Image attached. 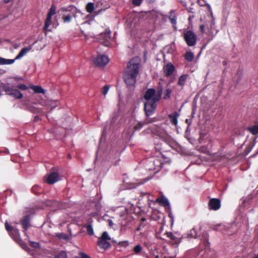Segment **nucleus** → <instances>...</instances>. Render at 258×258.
I'll use <instances>...</instances> for the list:
<instances>
[{
    "label": "nucleus",
    "instance_id": "f257e3e1",
    "mask_svg": "<svg viewBox=\"0 0 258 258\" xmlns=\"http://www.w3.org/2000/svg\"><path fill=\"white\" fill-rule=\"evenodd\" d=\"M141 61V58L136 56L127 63L123 73V79L127 85L133 86L136 83L137 77L140 70Z\"/></svg>",
    "mask_w": 258,
    "mask_h": 258
},
{
    "label": "nucleus",
    "instance_id": "f03ea898",
    "mask_svg": "<svg viewBox=\"0 0 258 258\" xmlns=\"http://www.w3.org/2000/svg\"><path fill=\"white\" fill-rule=\"evenodd\" d=\"M156 90L153 88L148 89L145 92L144 98L146 101L144 103V110L147 117H149L154 113L157 107V102L159 101L155 100Z\"/></svg>",
    "mask_w": 258,
    "mask_h": 258
},
{
    "label": "nucleus",
    "instance_id": "7ed1b4c3",
    "mask_svg": "<svg viewBox=\"0 0 258 258\" xmlns=\"http://www.w3.org/2000/svg\"><path fill=\"white\" fill-rule=\"evenodd\" d=\"M163 163L161 158L152 157L146 160V169L149 171H159L162 168Z\"/></svg>",
    "mask_w": 258,
    "mask_h": 258
},
{
    "label": "nucleus",
    "instance_id": "20e7f679",
    "mask_svg": "<svg viewBox=\"0 0 258 258\" xmlns=\"http://www.w3.org/2000/svg\"><path fill=\"white\" fill-rule=\"evenodd\" d=\"M202 242L204 245L205 248L202 249L198 253V255L200 258H208V250L206 248L209 247L210 243L209 242V236L207 232H204L202 235Z\"/></svg>",
    "mask_w": 258,
    "mask_h": 258
},
{
    "label": "nucleus",
    "instance_id": "39448f33",
    "mask_svg": "<svg viewBox=\"0 0 258 258\" xmlns=\"http://www.w3.org/2000/svg\"><path fill=\"white\" fill-rule=\"evenodd\" d=\"M184 39L188 46H193L197 43V36L191 30H187L184 33Z\"/></svg>",
    "mask_w": 258,
    "mask_h": 258
},
{
    "label": "nucleus",
    "instance_id": "423d86ee",
    "mask_svg": "<svg viewBox=\"0 0 258 258\" xmlns=\"http://www.w3.org/2000/svg\"><path fill=\"white\" fill-rule=\"evenodd\" d=\"M111 31L109 30H106L103 33L99 35V41L104 46H109L110 45Z\"/></svg>",
    "mask_w": 258,
    "mask_h": 258
},
{
    "label": "nucleus",
    "instance_id": "0eeeda50",
    "mask_svg": "<svg viewBox=\"0 0 258 258\" xmlns=\"http://www.w3.org/2000/svg\"><path fill=\"white\" fill-rule=\"evenodd\" d=\"M37 103L43 106L50 107L51 108L50 111L52 110L54 108L58 106L59 104V103L57 100H49L43 99L38 101Z\"/></svg>",
    "mask_w": 258,
    "mask_h": 258
},
{
    "label": "nucleus",
    "instance_id": "6e6552de",
    "mask_svg": "<svg viewBox=\"0 0 258 258\" xmlns=\"http://www.w3.org/2000/svg\"><path fill=\"white\" fill-rule=\"evenodd\" d=\"M109 61L108 57L105 55H98L94 60L96 66H105Z\"/></svg>",
    "mask_w": 258,
    "mask_h": 258
},
{
    "label": "nucleus",
    "instance_id": "1a4fd4ad",
    "mask_svg": "<svg viewBox=\"0 0 258 258\" xmlns=\"http://www.w3.org/2000/svg\"><path fill=\"white\" fill-rule=\"evenodd\" d=\"M59 180V174L57 172H51L45 176L44 181L49 184H52Z\"/></svg>",
    "mask_w": 258,
    "mask_h": 258
},
{
    "label": "nucleus",
    "instance_id": "9d476101",
    "mask_svg": "<svg viewBox=\"0 0 258 258\" xmlns=\"http://www.w3.org/2000/svg\"><path fill=\"white\" fill-rule=\"evenodd\" d=\"M175 67L171 62L167 63L163 68L164 76L169 77L175 71Z\"/></svg>",
    "mask_w": 258,
    "mask_h": 258
},
{
    "label": "nucleus",
    "instance_id": "9b49d317",
    "mask_svg": "<svg viewBox=\"0 0 258 258\" xmlns=\"http://www.w3.org/2000/svg\"><path fill=\"white\" fill-rule=\"evenodd\" d=\"M209 209L211 210L217 211L221 207V201L219 199H211L208 203Z\"/></svg>",
    "mask_w": 258,
    "mask_h": 258
},
{
    "label": "nucleus",
    "instance_id": "f8f14e48",
    "mask_svg": "<svg viewBox=\"0 0 258 258\" xmlns=\"http://www.w3.org/2000/svg\"><path fill=\"white\" fill-rule=\"evenodd\" d=\"M30 216L29 215H27L24 217V218L21 220V223L23 228V231L25 235L27 236V230L31 226L30 224Z\"/></svg>",
    "mask_w": 258,
    "mask_h": 258
},
{
    "label": "nucleus",
    "instance_id": "ddd939ff",
    "mask_svg": "<svg viewBox=\"0 0 258 258\" xmlns=\"http://www.w3.org/2000/svg\"><path fill=\"white\" fill-rule=\"evenodd\" d=\"M167 237L169 238L171 240V243L172 244L177 245L181 241V237L177 236V233L174 234L171 232H166Z\"/></svg>",
    "mask_w": 258,
    "mask_h": 258
},
{
    "label": "nucleus",
    "instance_id": "4468645a",
    "mask_svg": "<svg viewBox=\"0 0 258 258\" xmlns=\"http://www.w3.org/2000/svg\"><path fill=\"white\" fill-rule=\"evenodd\" d=\"M97 244L100 248H102L105 249L111 246L110 243L107 240H103L100 238L98 239Z\"/></svg>",
    "mask_w": 258,
    "mask_h": 258
},
{
    "label": "nucleus",
    "instance_id": "2eb2a0df",
    "mask_svg": "<svg viewBox=\"0 0 258 258\" xmlns=\"http://www.w3.org/2000/svg\"><path fill=\"white\" fill-rule=\"evenodd\" d=\"M163 92V87L161 83H159L157 87V92L156 96H155V100L156 101H160L161 98L162 94Z\"/></svg>",
    "mask_w": 258,
    "mask_h": 258
},
{
    "label": "nucleus",
    "instance_id": "dca6fc26",
    "mask_svg": "<svg viewBox=\"0 0 258 258\" xmlns=\"http://www.w3.org/2000/svg\"><path fill=\"white\" fill-rule=\"evenodd\" d=\"M154 121V119H146L144 122H138L135 126V130L136 131H138L141 129L143 126L146 124L151 123Z\"/></svg>",
    "mask_w": 258,
    "mask_h": 258
},
{
    "label": "nucleus",
    "instance_id": "f3484780",
    "mask_svg": "<svg viewBox=\"0 0 258 258\" xmlns=\"http://www.w3.org/2000/svg\"><path fill=\"white\" fill-rule=\"evenodd\" d=\"M10 236L15 240L18 241L20 239V232L19 230L14 228L10 232Z\"/></svg>",
    "mask_w": 258,
    "mask_h": 258
},
{
    "label": "nucleus",
    "instance_id": "a211bd4d",
    "mask_svg": "<svg viewBox=\"0 0 258 258\" xmlns=\"http://www.w3.org/2000/svg\"><path fill=\"white\" fill-rule=\"evenodd\" d=\"M179 116V114L178 113L175 111L173 112V113H171L169 115V118L170 119L171 123L173 124L174 125H176L177 124L178 122V117Z\"/></svg>",
    "mask_w": 258,
    "mask_h": 258
},
{
    "label": "nucleus",
    "instance_id": "6ab92c4d",
    "mask_svg": "<svg viewBox=\"0 0 258 258\" xmlns=\"http://www.w3.org/2000/svg\"><path fill=\"white\" fill-rule=\"evenodd\" d=\"M31 49V46L23 48L16 57V59H20Z\"/></svg>",
    "mask_w": 258,
    "mask_h": 258
},
{
    "label": "nucleus",
    "instance_id": "aec40b11",
    "mask_svg": "<svg viewBox=\"0 0 258 258\" xmlns=\"http://www.w3.org/2000/svg\"><path fill=\"white\" fill-rule=\"evenodd\" d=\"M188 75L187 74H183L179 78L177 84L180 86H183L187 79Z\"/></svg>",
    "mask_w": 258,
    "mask_h": 258
},
{
    "label": "nucleus",
    "instance_id": "412c9836",
    "mask_svg": "<svg viewBox=\"0 0 258 258\" xmlns=\"http://www.w3.org/2000/svg\"><path fill=\"white\" fill-rule=\"evenodd\" d=\"M10 96L17 99H21L23 97V94L18 89H13Z\"/></svg>",
    "mask_w": 258,
    "mask_h": 258
},
{
    "label": "nucleus",
    "instance_id": "4be33fe9",
    "mask_svg": "<svg viewBox=\"0 0 258 258\" xmlns=\"http://www.w3.org/2000/svg\"><path fill=\"white\" fill-rule=\"evenodd\" d=\"M31 88L36 93L45 94L46 92V91L43 89L40 86L33 85L31 87Z\"/></svg>",
    "mask_w": 258,
    "mask_h": 258
},
{
    "label": "nucleus",
    "instance_id": "5701e85b",
    "mask_svg": "<svg viewBox=\"0 0 258 258\" xmlns=\"http://www.w3.org/2000/svg\"><path fill=\"white\" fill-rule=\"evenodd\" d=\"M16 59V58L15 59H6L0 57V64H11L13 63Z\"/></svg>",
    "mask_w": 258,
    "mask_h": 258
},
{
    "label": "nucleus",
    "instance_id": "b1692460",
    "mask_svg": "<svg viewBox=\"0 0 258 258\" xmlns=\"http://www.w3.org/2000/svg\"><path fill=\"white\" fill-rule=\"evenodd\" d=\"M157 202H158L161 205L167 207L169 205V203L168 200L164 197L159 198L157 199Z\"/></svg>",
    "mask_w": 258,
    "mask_h": 258
},
{
    "label": "nucleus",
    "instance_id": "393cba45",
    "mask_svg": "<svg viewBox=\"0 0 258 258\" xmlns=\"http://www.w3.org/2000/svg\"><path fill=\"white\" fill-rule=\"evenodd\" d=\"M2 90L5 91L7 94L10 95L13 89L10 86L9 84H3L2 86Z\"/></svg>",
    "mask_w": 258,
    "mask_h": 258
},
{
    "label": "nucleus",
    "instance_id": "a878e982",
    "mask_svg": "<svg viewBox=\"0 0 258 258\" xmlns=\"http://www.w3.org/2000/svg\"><path fill=\"white\" fill-rule=\"evenodd\" d=\"M169 19L173 25L176 24V16L174 11H171L169 13Z\"/></svg>",
    "mask_w": 258,
    "mask_h": 258
},
{
    "label": "nucleus",
    "instance_id": "bb28decb",
    "mask_svg": "<svg viewBox=\"0 0 258 258\" xmlns=\"http://www.w3.org/2000/svg\"><path fill=\"white\" fill-rule=\"evenodd\" d=\"M45 207H54L57 205V202L53 200H46L43 202Z\"/></svg>",
    "mask_w": 258,
    "mask_h": 258
},
{
    "label": "nucleus",
    "instance_id": "cd10ccee",
    "mask_svg": "<svg viewBox=\"0 0 258 258\" xmlns=\"http://www.w3.org/2000/svg\"><path fill=\"white\" fill-rule=\"evenodd\" d=\"M198 236V233L195 228L191 229L189 233L187 234L186 237L188 238H196Z\"/></svg>",
    "mask_w": 258,
    "mask_h": 258
},
{
    "label": "nucleus",
    "instance_id": "c85d7f7f",
    "mask_svg": "<svg viewBox=\"0 0 258 258\" xmlns=\"http://www.w3.org/2000/svg\"><path fill=\"white\" fill-rule=\"evenodd\" d=\"M147 225V222L146 221V219L145 218H142L141 220V222L137 228L136 231H140L144 228Z\"/></svg>",
    "mask_w": 258,
    "mask_h": 258
},
{
    "label": "nucleus",
    "instance_id": "c756f323",
    "mask_svg": "<svg viewBox=\"0 0 258 258\" xmlns=\"http://www.w3.org/2000/svg\"><path fill=\"white\" fill-rule=\"evenodd\" d=\"M184 57L187 61L191 62L194 59V54L191 51L187 52L184 55Z\"/></svg>",
    "mask_w": 258,
    "mask_h": 258
},
{
    "label": "nucleus",
    "instance_id": "7c9ffc66",
    "mask_svg": "<svg viewBox=\"0 0 258 258\" xmlns=\"http://www.w3.org/2000/svg\"><path fill=\"white\" fill-rule=\"evenodd\" d=\"M86 11L89 13H92L94 10V4L93 3H89L86 7Z\"/></svg>",
    "mask_w": 258,
    "mask_h": 258
},
{
    "label": "nucleus",
    "instance_id": "2f4dec72",
    "mask_svg": "<svg viewBox=\"0 0 258 258\" xmlns=\"http://www.w3.org/2000/svg\"><path fill=\"white\" fill-rule=\"evenodd\" d=\"M51 19L52 18L47 16L46 19L45 21V24L43 27V30L44 31L47 30L48 29V28L50 26L51 23Z\"/></svg>",
    "mask_w": 258,
    "mask_h": 258
},
{
    "label": "nucleus",
    "instance_id": "473e14b6",
    "mask_svg": "<svg viewBox=\"0 0 258 258\" xmlns=\"http://www.w3.org/2000/svg\"><path fill=\"white\" fill-rule=\"evenodd\" d=\"M248 130L253 135H256L258 134V124L254 125L250 127H248Z\"/></svg>",
    "mask_w": 258,
    "mask_h": 258
},
{
    "label": "nucleus",
    "instance_id": "72a5a7b5",
    "mask_svg": "<svg viewBox=\"0 0 258 258\" xmlns=\"http://www.w3.org/2000/svg\"><path fill=\"white\" fill-rule=\"evenodd\" d=\"M84 227L86 228L87 233L89 235H93L94 234L93 229L91 224H86Z\"/></svg>",
    "mask_w": 258,
    "mask_h": 258
},
{
    "label": "nucleus",
    "instance_id": "f704fd0d",
    "mask_svg": "<svg viewBox=\"0 0 258 258\" xmlns=\"http://www.w3.org/2000/svg\"><path fill=\"white\" fill-rule=\"evenodd\" d=\"M171 92V89L169 88L166 89L164 92L163 99L165 100L169 99L170 98Z\"/></svg>",
    "mask_w": 258,
    "mask_h": 258
},
{
    "label": "nucleus",
    "instance_id": "c9c22d12",
    "mask_svg": "<svg viewBox=\"0 0 258 258\" xmlns=\"http://www.w3.org/2000/svg\"><path fill=\"white\" fill-rule=\"evenodd\" d=\"M72 19V15H63L62 17V21L65 23H70Z\"/></svg>",
    "mask_w": 258,
    "mask_h": 258
},
{
    "label": "nucleus",
    "instance_id": "e433bc0d",
    "mask_svg": "<svg viewBox=\"0 0 258 258\" xmlns=\"http://www.w3.org/2000/svg\"><path fill=\"white\" fill-rule=\"evenodd\" d=\"M142 250H143V247L140 244L136 245L134 247V249H133V251L134 252V253L136 254H139L141 252Z\"/></svg>",
    "mask_w": 258,
    "mask_h": 258
},
{
    "label": "nucleus",
    "instance_id": "4c0bfd02",
    "mask_svg": "<svg viewBox=\"0 0 258 258\" xmlns=\"http://www.w3.org/2000/svg\"><path fill=\"white\" fill-rule=\"evenodd\" d=\"M56 13V7L54 6H52L49 9V12L47 14V16L52 18V16L54 15Z\"/></svg>",
    "mask_w": 258,
    "mask_h": 258
},
{
    "label": "nucleus",
    "instance_id": "58836bf2",
    "mask_svg": "<svg viewBox=\"0 0 258 258\" xmlns=\"http://www.w3.org/2000/svg\"><path fill=\"white\" fill-rule=\"evenodd\" d=\"M32 191L35 195H38L41 191V188L38 185H34L32 188Z\"/></svg>",
    "mask_w": 258,
    "mask_h": 258
},
{
    "label": "nucleus",
    "instance_id": "ea45409f",
    "mask_svg": "<svg viewBox=\"0 0 258 258\" xmlns=\"http://www.w3.org/2000/svg\"><path fill=\"white\" fill-rule=\"evenodd\" d=\"M54 258H67V253L64 251H61L54 256Z\"/></svg>",
    "mask_w": 258,
    "mask_h": 258
},
{
    "label": "nucleus",
    "instance_id": "a19ab883",
    "mask_svg": "<svg viewBox=\"0 0 258 258\" xmlns=\"http://www.w3.org/2000/svg\"><path fill=\"white\" fill-rule=\"evenodd\" d=\"M100 239L109 240H110V237L108 236V233L106 231L103 232Z\"/></svg>",
    "mask_w": 258,
    "mask_h": 258
},
{
    "label": "nucleus",
    "instance_id": "79ce46f5",
    "mask_svg": "<svg viewBox=\"0 0 258 258\" xmlns=\"http://www.w3.org/2000/svg\"><path fill=\"white\" fill-rule=\"evenodd\" d=\"M29 110L33 113H40L41 111V109L37 108H36V107H33V106L30 107L29 108Z\"/></svg>",
    "mask_w": 258,
    "mask_h": 258
},
{
    "label": "nucleus",
    "instance_id": "37998d69",
    "mask_svg": "<svg viewBox=\"0 0 258 258\" xmlns=\"http://www.w3.org/2000/svg\"><path fill=\"white\" fill-rule=\"evenodd\" d=\"M29 242L30 243L31 246L33 248H37L40 247V245L38 242H33L31 241H29Z\"/></svg>",
    "mask_w": 258,
    "mask_h": 258
},
{
    "label": "nucleus",
    "instance_id": "c03bdc74",
    "mask_svg": "<svg viewBox=\"0 0 258 258\" xmlns=\"http://www.w3.org/2000/svg\"><path fill=\"white\" fill-rule=\"evenodd\" d=\"M109 88L110 87L109 85H106L104 86L102 90V94L104 96L106 95L109 89Z\"/></svg>",
    "mask_w": 258,
    "mask_h": 258
},
{
    "label": "nucleus",
    "instance_id": "a18cd8bd",
    "mask_svg": "<svg viewBox=\"0 0 258 258\" xmlns=\"http://www.w3.org/2000/svg\"><path fill=\"white\" fill-rule=\"evenodd\" d=\"M17 88L22 90H26L28 89V87L26 85L23 84L18 85Z\"/></svg>",
    "mask_w": 258,
    "mask_h": 258
},
{
    "label": "nucleus",
    "instance_id": "49530a36",
    "mask_svg": "<svg viewBox=\"0 0 258 258\" xmlns=\"http://www.w3.org/2000/svg\"><path fill=\"white\" fill-rule=\"evenodd\" d=\"M5 227L6 230L9 232H10L14 228L12 226H11L8 224V222H6L5 223Z\"/></svg>",
    "mask_w": 258,
    "mask_h": 258
},
{
    "label": "nucleus",
    "instance_id": "de8ad7c7",
    "mask_svg": "<svg viewBox=\"0 0 258 258\" xmlns=\"http://www.w3.org/2000/svg\"><path fill=\"white\" fill-rule=\"evenodd\" d=\"M142 0H133V4L136 6H139L142 3Z\"/></svg>",
    "mask_w": 258,
    "mask_h": 258
},
{
    "label": "nucleus",
    "instance_id": "09e8293b",
    "mask_svg": "<svg viewBox=\"0 0 258 258\" xmlns=\"http://www.w3.org/2000/svg\"><path fill=\"white\" fill-rule=\"evenodd\" d=\"M119 245L126 247L128 245V242L127 241H121L119 243Z\"/></svg>",
    "mask_w": 258,
    "mask_h": 258
},
{
    "label": "nucleus",
    "instance_id": "8fccbe9b",
    "mask_svg": "<svg viewBox=\"0 0 258 258\" xmlns=\"http://www.w3.org/2000/svg\"><path fill=\"white\" fill-rule=\"evenodd\" d=\"M80 257L77 256L75 258H91L89 256L86 254L85 253L81 252L80 253Z\"/></svg>",
    "mask_w": 258,
    "mask_h": 258
},
{
    "label": "nucleus",
    "instance_id": "3c124183",
    "mask_svg": "<svg viewBox=\"0 0 258 258\" xmlns=\"http://www.w3.org/2000/svg\"><path fill=\"white\" fill-rule=\"evenodd\" d=\"M56 236L59 238L67 239V236L64 233L57 234Z\"/></svg>",
    "mask_w": 258,
    "mask_h": 258
},
{
    "label": "nucleus",
    "instance_id": "603ef678",
    "mask_svg": "<svg viewBox=\"0 0 258 258\" xmlns=\"http://www.w3.org/2000/svg\"><path fill=\"white\" fill-rule=\"evenodd\" d=\"M160 145L157 144L155 147L156 150H158L160 153H161L162 148L160 147Z\"/></svg>",
    "mask_w": 258,
    "mask_h": 258
},
{
    "label": "nucleus",
    "instance_id": "864d4df0",
    "mask_svg": "<svg viewBox=\"0 0 258 258\" xmlns=\"http://www.w3.org/2000/svg\"><path fill=\"white\" fill-rule=\"evenodd\" d=\"M200 30L202 33L205 32V26L204 25H201L200 27Z\"/></svg>",
    "mask_w": 258,
    "mask_h": 258
},
{
    "label": "nucleus",
    "instance_id": "5fc2aeb1",
    "mask_svg": "<svg viewBox=\"0 0 258 258\" xmlns=\"http://www.w3.org/2000/svg\"><path fill=\"white\" fill-rule=\"evenodd\" d=\"M108 222L109 226L110 227H111L113 225V223L112 221L111 220H108Z\"/></svg>",
    "mask_w": 258,
    "mask_h": 258
},
{
    "label": "nucleus",
    "instance_id": "6e6d98bb",
    "mask_svg": "<svg viewBox=\"0 0 258 258\" xmlns=\"http://www.w3.org/2000/svg\"><path fill=\"white\" fill-rule=\"evenodd\" d=\"M39 119V118L38 116H35L34 118V121L35 122H37L38 120Z\"/></svg>",
    "mask_w": 258,
    "mask_h": 258
},
{
    "label": "nucleus",
    "instance_id": "4d7b16f0",
    "mask_svg": "<svg viewBox=\"0 0 258 258\" xmlns=\"http://www.w3.org/2000/svg\"><path fill=\"white\" fill-rule=\"evenodd\" d=\"M62 11H69L67 8H62Z\"/></svg>",
    "mask_w": 258,
    "mask_h": 258
},
{
    "label": "nucleus",
    "instance_id": "13d9d810",
    "mask_svg": "<svg viewBox=\"0 0 258 258\" xmlns=\"http://www.w3.org/2000/svg\"><path fill=\"white\" fill-rule=\"evenodd\" d=\"M11 1V0H4L5 3H8Z\"/></svg>",
    "mask_w": 258,
    "mask_h": 258
},
{
    "label": "nucleus",
    "instance_id": "bf43d9fd",
    "mask_svg": "<svg viewBox=\"0 0 258 258\" xmlns=\"http://www.w3.org/2000/svg\"><path fill=\"white\" fill-rule=\"evenodd\" d=\"M202 134H201V135H200V138L199 140H202Z\"/></svg>",
    "mask_w": 258,
    "mask_h": 258
},
{
    "label": "nucleus",
    "instance_id": "052dcab7",
    "mask_svg": "<svg viewBox=\"0 0 258 258\" xmlns=\"http://www.w3.org/2000/svg\"><path fill=\"white\" fill-rule=\"evenodd\" d=\"M89 222H92V219L91 218H90V219H89Z\"/></svg>",
    "mask_w": 258,
    "mask_h": 258
},
{
    "label": "nucleus",
    "instance_id": "680f3d73",
    "mask_svg": "<svg viewBox=\"0 0 258 258\" xmlns=\"http://www.w3.org/2000/svg\"><path fill=\"white\" fill-rule=\"evenodd\" d=\"M254 258H258V254L254 256Z\"/></svg>",
    "mask_w": 258,
    "mask_h": 258
},
{
    "label": "nucleus",
    "instance_id": "e2e57ef3",
    "mask_svg": "<svg viewBox=\"0 0 258 258\" xmlns=\"http://www.w3.org/2000/svg\"><path fill=\"white\" fill-rule=\"evenodd\" d=\"M68 156L70 158H71V156L70 154H68Z\"/></svg>",
    "mask_w": 258,
    "mask_h": 258
}]
</instances>
